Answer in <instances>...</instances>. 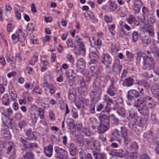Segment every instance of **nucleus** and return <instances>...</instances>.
I'll use <instances>...</instances> for the list:
<instances>
[{
  "label": "nucleus",
  "instance_id": "f03ea898",
  "mask_svg": "<svg viewBox=\"0 0 159 159\" xmlns=\"http://www.w3.org/2000/svg\"><path fill=\"white\" fill-rule=\"evenodd\" d=\"M55 157L56 159H67L68 153L65 149L58 146L54 147Z\"/></svg>",
  "mask_w": 159,
  "mask_h": 159
},
{
  "label": "nucleus",
  "instance_id": "0eeeda50",
  "mask_svg": "<svg viewBox=\"0 0 159 159\" xmlns=\"http://www.w3.org/2000/svg\"><path fill=\"white\" fill-rule=\"evenodd\" d=\"M116 156L120 158H123L126 157H130L129 152L127 151L124 150L123 149H120L118 150L115 153Z\"/></svg>",
  "mask_w": 159,
  "mask_h": 159
},
{
  "label": "nucleus",
  "instance_id": "9d476101",
  "mask_svg": "<svg viewBox=\"0 0 159 159\" xmlns=\"http://www.w3.org/2000/svg\"><path fill=\"white\" fill-rule=\"evenodd\" d=\"M114 81L112 80L111 81V84L107 91V93L111 96H114L115 95L117 90V88L114 86Z\"/></svg>",
  "mask_w": 159,
  "mask_h": 159
},
{
  "label": "nucleus",
  "instance_id": "2eb2a0df",
  "mask_svg": "<svg viewBox=\"0 0 159 159\" xmlns=\"http://www.w3.org/2000/svg\"><path fill=\"white\" fill-rule=\"evenodd\" d=\"M116 106V102L115 101H113L112 100V102L111 103H108L105 107V108L107 109V110H103L102 111L104 113L108 112L109 111L108 110L113 109L115 110V108Z\"/></svg>",
  "mask_w": 159,
  "mask_h": 159
},
{
  "label": "nucleus",
  "instance_id": "5701e85b",
  "mask_svg": "<svg viewBox=\"0 0 159 159\" xmlns=\"http://www.w3.org/2000/svg\"><path fill=\"white\" fill-rule=\"evenodd\" d=\"M142 43L144 46L149 45L151 42V39L148 36H143L141 38Z\"/></svg>",
  "mask_w": 159,
  "mask_h": 159
},
{
  "label": "nucleus",
  "instance_id": "a19ab883",
  "mask_svg": "<svg viewBox=\"0 0 159 159\" xmlns=\"http://www.w3.org/2000/svg\"><path fill=\"white\" fill-rule=\"evenodd\" d=\"M132 38L134 42H136L138 38V32L136 31H134L132 34Z\"/></svg>",
  "mask_w": 159,
  "mask_h": 159
},
{
  "label": "nucleus",
  "instance_id": "dca6fc26",
  "mask_svg": "<svg viewBox=\"0 0 159 159\" xmlns=\"http://www.w3.org/2000/svg\"><path fill=\"white\" fill-rule=\"evenodd\" d=\"M44 152L47 156L50 157L53 152V147L51 145L44 147Z\"/></svg>",
  "mask_w": 159,
  "mask_h": 159
},
{
  "label": "nucleus",
  "instance_id": "6ab92c4d",
  "mask_svg": "<svg viewBox=\"0 0 159 159\" xmlns=\"http://www.w3.org/2000/svg\"><path fill=\"white\" fill-rule=\"evenodd\" d=\"M100 123L101 124H110L109 117L106 114L100 113Z\"/></svg>",
  "mask_w": 159,
  "mask_h": 159
},
{
  "label": "nucleus",
  "instance_id": "c03bdc74",
  "mask_svg": "<svg viewBox=\"0 0 159 159\" xmlns=\"http://www.w3.org/2000/svg\"><path fill=\"white\" fill-rule=\"evenodd\" d=\"M9 93L10 96L11 97L12 100L14 101L16 98H17V95L16 92L14 90H11L9 91Z\"/></svg>",
  "mask_w": 159,
  "mask_h": 159
},
{
  "label": "nucleus",
  "instance_id": "f8f14e48",
  "mask_svg": "<svg viewBox=\"0 0 159 159\" xmlns=\"http://www.w3.org/2000/svg\"><path fill=\"white\" fill-rule=\"evenodd\" d=\"M143 5L142 2L140 0H136L134 3L133 9L137 13L140 12Z\"/></svg>",
  "mask_w": 159,
  "mask_h": 159
},
{
  "label": "nucleus",
  "instance_id": "ea45409f",
  "mask_svg": "<svg viewBox=\"0 0 159 159\" xmlns=\"http://www.w3.org/2000/svg\"><path fill=\"white\" fill-rule=\"evenodd\" d=\"M68 79L67 80V81L69 85L70 86L72 85L75 82V77H70V76H68Z\"/></svg>",
  "mask_w": 159,
  "mask_h": 159
},
{
  "label": "nucleus",
  "instance_id": "052dcab7",
  "mask_svg": "<svg viewBox=\"0 0 159 159\" xmlns=\"http://www.w3.org/2000/svg\"><path fill=\"white\" fill-rule=\"evenodd\" d=\"M127 34H126L125 31L123 28L120 29L119 32V35L120 36L122 37L124 35H127Z\"/></svg>",
  "mask_w": 159,
  "mask_h": 159
},
{
  "label": "nucleus",
  "instance_id": "37998d69",
  "mask_svg": "<svg viewBox=\"0 0 159 159\" xmlns=\"http://www.w3.org/2000/svg\"><path fill=\"white\" fill-rule=\"evenodd\" d=\"M125 81L126 85L128 86H130L133 84L134 80L132 78L129 77L125 79Z\"/></svg>",
  "mask_w": 159,
  "mask_h": 159
},
{
  "label": "nucleus",
  "instance_id": "338daca9",
  "mask_svg": "<svg viewBox=\"0 0 159 159\" xmlns=\"http://www.w3.org/2000/svg\"><path fill=\"white\" fill-rule=\"evenodd\" d=\"M26 125V123L24 121H21L19 124V126L20 129H21Z\"/></svg>",
  "mask_w": 159,
  "mask_h": 159
},
{
  "label": "nucleus",
  "instance_id": "4468645a",
  "mask_svg": "<svg viewBox=\"0 0 159 159\" xmlns=\"http://www.w3.org/2000/svg\"><path fill=\"white\" fill-rule=\"evenodd\" d=\"M126 20L129 24L133 23L135 26H138L139 25V21L137 20L135 17L132 15H129Z\"/></svg>",
  "mask_w": 159,
  "mask_h": 159
},
{
  "label": "nucleus",
  "instance_id": "69168bd1",
  "mask_svg": "<svg viewBox=\"0 0 159 159\" xmlns=\"http://www.w3.org/2000/svg\"><path fill=\"white\" fill-rule=\"evenodd\" d=\"M130 147L133 150H136L138 148V146L137 144L135 143L134 142L130 146Z\"/></svg>",
  "mask_w": 159,
  "mask_h": 159
},
{
  "label": "nucleus",
  "instance_id": "09e8293b",
  "mask_svg": "<svg viewBox=\"0 0 159 159\" xmlns=\"http://www.w3.org/2000/svg\"><path fill=\"white\" fill-rule=\"evenodd\" d=\"M144 136L148 139L152 138L153 134L152 131L150 130L148 132L144 134Z\"/></svg>",
  "mask_w": 159,
  "mask_h": 159
},
{
  "label": "nucleus",
  "instance_id": "f3484780",
  "mask_svg": "<svg viewBox=\"0 0 159 159\" xmlns=\"http://www.w3.org/2000/svg\"><path fill=\"white\" fill-rule=\"evenodd\" d=\"M80 153V157L81 159H92L91 155L89 153H88L86 155L84 150L82 149V148L79 149Z\"/></svg>",
  "mask_w": 159,
  "mask_h": 159
},
{
  "label": "nucleus",
  "instance_id": "20e7f679",
  "mask_svg": "<svg viewBox=\"0 0 159 159\" xmlns=\"http://www.w3.org/2000/svg\"><path fill=\"white\" fill-rule=\"evenodd\" d=\"M101 57L102 63L106 67H109L112 62L111 57L108 54H106L103 55Z\"/></svg>",
  "mask_w": 159,
  "mask_h": 159
},
{
  "label": "nucleus",
  "instance_id": "473e14b6",
  "mask_svg": "<svg viewBox=\"0 0 159 159\" xmlns=\"http://www.w3.org/2000/svg\"><path fill=\"white\" fill-rule=\"evenodd\" d=\"M138 84L143 86L146 88H148L150 86V84L146 80H140L138 82Z\"/></svg>",
  "mask_w": 159,
  "mask_h": 159
},
{
  "label": "nucleus",
  "instance_id": "1a4fd4ad",
  "mask_svg": "<svg viewBox=\"0 0 159 159\" xmlns=\"http://www.w3.org/2000/svg\"><path fill=\"white\" fill-rule=\"evenodd\" d=\"M139 95L138 91L134 89H131L128 91L127 96L129 100H132L137 98Z\"/></svg>",
  "mask_w": 159,
  "mask_h": 159
},
{
  "label": "nucleus",
  "instance_id": "bb28decb",
  "mask_svg": "<svg viewBox=\"0 0 159 159\" xmlns=\"http://www.w3.org/2000/svg\"><path fill=\"white\" fill-rule=\"evenodd\" d=\"M11 101V99L9 98V96L8 94H5L4 95L2 98V101L3 104L5 105H9Z\"/></svg>",
  "mask_w": 159,
  "mask_h": 159
},
{
  "label": "nucleus",
  "instance_id": "13d9d810",
  "mask_svg": "<svg viewBox=\"0 0 159 159\" xmlns=\"http://www.w3.org/2000/svg\"><path fill=\"white\" fill-rule=\"evenodd\" d=\"M33 92H35L36 93L41 94L42 90L39 87L36 86L33 89Z\"/></svg>",
  "mask_w": 159,
  "mask_h": 159
},
{
  "label": "nucleus",
  "instance_id": "72a5a7b5",
  "mask_svg": "<svg viewBox=\"0 0 159 159\" xmlns=\"http://www.w3.org/2000/svg\"><path fill=\"white\" fill-rule=\"evenodd\" d=\"M121 136L123 138H125L128 136L127 130V129L124 127H121Z\"/></svg>",
  "mask_w": 159,
  "mask_h": 159
},
{
  "label": "nucleus",
  "instance_id": "cd10ccee",
  "mask_svg": "<svg viewBox=\"0 0 159 159\" xmlns=\"http://www.w3.org/2000/svg\"><path fill=\"white\" fill-rule=\"evenodd\" d=\"M23 159H34V155L31 152H27L23 156Z\"/></svg>",
  "mask_w": 159,
  "mask_h": 159
},
{
  "label": "nucleus",
  "instance_id": "c9c22d12",
  "mask_svg": "<svg viewBox=\"0 0 159 159\" xmlns=\"http://www.w3.org/2000/svg\"><path fill=\"white\" fill-rule=\"evenodd\" d=\"M118 114L121 117H125V111L123 107L119 108L117 111Z\"/></svg>",
  "mask_w": 159,
  "mask_h": 159
},
{
  "label": "nucleus",
  "instance_id": "4d7b16f0",
  "mask_svg": "<svg viewBox=\"0 0 159 159\" xmlns=\"http://www.w3.org/2000/svg\"><path fill=\"white\" fill-rule=\"evenodd\" d=\"M13 29V26L12 24L9 23L7 25V30L8 32H11Z\"/></svg>",
  "mask_w": 159,
  "mask_h": 159
},
{
  "label": "nucleus",
  "instance_id": "2f4dec72",
  "mask_svg": "<svg viewBox=\"0 0 159 159\" xmlns=\"http://www.w3.org/2000/svg\"><path fill=\"white\" fill-rule=\"evenodd\" d=\"M146 29V31L150 36H152L154 35V32L153 30L152 27L151 25H148Z\"/></svg>",
  "mask_w": 159,
  "mask_h": 159
},
{
  "label": "nucleus",
  "instance_id": "864d4df0",
  "mask_svg": "<svg viewBox=\"0 0 159 159\" xmlns=\"http://www.w3.org/2000/svg\"><path fill=\"white\" fill-rule=\"evenodd\" d=\"M89 41L90 43L91 46L92 47H94L96 46L95 41L93 37H91L89 39Z\"/></svg>",
  "mask_w": 159,
  "mask_h": 159
},
{
  "label": "nucleus",
  "instance_id": "c756f323",
  "mask_svg": "<svg viewBox=\"0 0 159 159\" xmlns=\"http://www.w3.org/2000/svg\"><path fill=\"white\" fill-rule=\"evenodd\" d=\"M117 7V5L115 2L110 1V6L109 7V11L111 12H112L115 10Z\"/></svg>",
  "mask_w": 159,
  "mask_h": 159
},
{
  "label": "nucleus",
  "instance_id": "412c9836",
  "mask_svg": "<svg viewBox=\"0 0 159 159\" xmlns=\"http://www.w3.org/2000/svg\"><path fill=\"white\" fill-rule=\"evenodd\" d=\"M26 135L27 137V139L29 140H31L34 139H36V138L35 137L33 132L31 129H26L25 130Z\"/></svg>",
  "mask_w": 159,
  "mask_h": 159
},
{
  "label": "nucleus",
  "instance_id": "a18cd8bd",
  "mask_svg": "<svg viewBox=\"0 0 159 159\" xmlns=\"http://www.w3.org/2000/svg\"><path fill=\"white\" fill-rule=\"evenodd\" d=\"M85 16L87 20H89V18L91 19H93L94 16L93 13L90 12L86 13L85 14Z\"/></svg>",
  "mask_w": 159,
  "mask_h": 159
},
{
  "label": "nucleus",
  "instance_id": "f257e3e1",
  "mask_svg": "<svg viewBox=\"0 0 159 159\" xmlns=\"http://www.w3.org/2000/svg\"><path fill=\"white\" fill-rule=\"evenodd\" d=\"M143 104L152 109L155 106L156 102L152 98L149 96L141 97L135 101L134 103V106L139 107L140 105Z\"/></svg>",
  "mask_w": 159,
  "mask_h": 159
},
{
  "label": "nucleus",
  "instance_id": "58836bf2",
  "mask_svg": "<svg viewBox=\"0 0 159 159\" xmlns=\"http://www.w3.org/2000/svg\"><path fill=\"white\" fill-rule=\"evenodd\" d=\"M44 110L40 107H39L38 109V116L40 117V119H43L44 118Z\"/></svg>",
  "mask_w": 159,
  "mask_h": 159
},
{
  "label": "nucleus",
  "instance_id": "ddd939ff",
  "mask_svg": "<svg viewBox=\"0 0 159 159\" xmlns=\"http://www.w3.org/2000/svg\"><path fill=\"white\" fill-rule=\"evenodd\" d=\"M121 138V136L120 134V131L117 129H115L113 133V136L110 141L111 142H113L114 140H116L120 142Z\"/></svg>",
  "mask_w": 159,
  "mask_h": 159
},
{
  "label": "nucleus",
  "instance_id": "9b49d317",
  "mask_svg": "<svg viewBox=\"0 0 159 159\" xmlns=\"http://www.w3.org/2000/svg\"><path fill=\"white\" fill-rule=\"evenodd\" d=\"M1 134L5 139H8L11 138V135L9 130L8 126H4L2 128Z\"/></svg>",
  "mask_w": 159,
  "mask_h": 159
},
{
  "label": "nucleus",
  "instance_id": "6e6552de",
  "mask_svg": "<svg viewBox=\"0 0 159 159\" xmlns=\"http://www.w3.org/2000/svg\"><path fill=\"white\" fill-rule=\"evenodd\" d=\"M89 56L90 58L89 64L96 63L98 61L99 56L95 52H90Z\"/></svg>",
  "mask_w": 159,
  "mask_h": 159
},
{
  "label": "nucleus",
  "instance_id": "f704fd0d",
  "mask_svg": "<svg viewBox=\"0 0 159 159\" xmlns=\"http://www.w3.org/2000/svg\"><path fill=\"white\" fill-rule=\"evenodd\" d=\"M32 24H28L27 25L26 29V31L27 34L29 35H31L33 32L34 30V27H32Z\"/></svg>",
  "mask_w": 159,
  "mask_h": 159
},
{
  "label": "nucleus",
  "instance_id": "5fc2aeb1",
  "mask_svg": "<svg viewBox=\"0 0 159 159\" xmlns=\"http://www.w3.org/2000/svg\"><path fill=\"white\" fill-rule=\"evenodd\" d=\"M68 148L69 150H75L76 149V147L75 144L73 143H70L68 144Z\"/></svg>",
  "mask_w": 159,
  "mask_h": 159
},
{
  "label": "nucleus",
  "instance_id": "7ed1b4c3",
  "mask_svg": "<svg viewBox=\"0 0 159 159\" xmlns=\"http://www.w3.org/2000/svg\"><path fill=\"white\" fill-rule=\"evenodd\" d=\"M143 68L144 69L149 70L152 68L153 65L155 64L153 58L148 56L143 57Z\"/></svg>",
  "mask_w": 159,
  "mask_h": 159
},
{
  "label": "nucleus",
  "instance_id": "8fccbe9b",
  "mask_svg": "<svg viewBox=\"0 0 159 159\" xmlns=\"http://www.w3.org/2000/svg\"><path fill=\"white\" fill-rule=\"evenodd\" d=\"M93 145L94 148L96 150L99 149V143L98 141H95L93 143Z\"/></svg>",
  "mask_w": 159,
  "mask_h": 159
},
{
  "label": "nucleus",
  "instance_id": "e433bc0d",
  "mask_svg": "<svg viewBox=\"0 0 159 159\" xmlns=\"http://www.w3.org/2000/svg\"><path fill=\"white\" fill-rule=\"evenodd\" d=\"M19 140L21 144L24 146V148L25 149H26V147H28L27 145H28V143L27 140L21 137L19 138Z\"/></svg>",
  "mask_w": 159,
  "mask_h": 159
},
{
  "label": "nucleus",
  "instance_id": "e2e57ef3",
  "mask_svg": "<svg viewBox=\"0 0 159 159\" xmlns=\"http://www.w3.org/2000/svg\"><path fill=\"white\" fill-rule=\"evenodd\" d=\"M154 80L155 84V85L158 86L159 85V76L158 75H155Z\"/></svg>",
  "mask_w": 159,
  "mask_h": 159
},
{
  "label": "nucleus",
  "instance_id": "a211bd4d",
  "mask_svg": "<svg viewBox=\"0 0 159 159\" xmlns=\"http://www.w3.org/2000/svg\"><path fill=\"white\" fill-rule=\"evenodd\" d=\"M151 91L155 97L159 99V86L157 85H153L152 87Z\"/></svg>",
  "mask_w": 159,
  "mask_h": 159
},
{
  "label": "nucleus",
  "instance_id": "393cba45",
  "mask_svg": "<svg viewBox=\"0 0 159 159\" xmlns=\"http://www.w3.org/2000/svg\"><path fill=\"white\" fill-rule=\"evenodd\" d=\"M90 95L93 100H96L98 101L99 100V91H97L96 90L93 91L90 93Z\"/></svg>",
  "mask_w": 159,
  "mask_h": 159
},
{
  "label": "nucleus",
  "instance_id": "3c124183",
  "mask_svg": "<svg viewBox=\"0 0 159 159\" xmlns=\"http://www.w3.org/2000/svg\"><path fill=\"white\" fill-rule=\"evenodd\" d=\"M132 157L133 159H141V157L139 156L138 154L134 152H132L130 154V156Z\"/></svg>",
  "mask_w": 159,
  "mask_h": 159
},
{
  "label": "nucleus",
  "instance_id": "0e129e2a",
  "mask_svg": "<svg viewBox=\"0 0 159 159\" xmlns=\"http://www.w3.org/2000/svg\"><path fill=\"white\" fill-rule=\"evenodd\" d=\"M66 57L69 61L71 63H73L74 61V58L70 54H68L67 55Z\"/></svg>",
  "mask_w": 159,
  "mask_h": 159
},
{
  "label": "nucleus",
  "instance_id": "6e6d98bb",
  "mask_svg": "<svg viewBox=\"0 0 159 159\" xmlns=\"http://www.w3.org/2000/svg\"><path fill=\"white\" fill-rule=\"evenodd\" d=\"M15 145L14 144L11 143L9 145V146L8 147L7 153L9 154L11 152V151L14 148Z\"/></svg>",
  "mask_w": 159,
  "mask_h": 159
},
{
  "label": "nucleus",
  "instance_id": "bf43d9fd",
  "mask_svg": "<svg viewBox=\"0 0 159 159\" xmlns=\"http://www.w3.org/2000/svg\"><path fill=\"white\" fill-rule=\"evenodd\" d=\"M6 59L8 62L14 63L15 62L14 58L12 57H11L10 56L7 55L6 56Z\"/></svg>",
  "mask_w": 159,
  "mask_h": 159
},
{
  "label": "nucleus",
  "instance_id": "b1692460",
  "mask_svg": "<svg viewBox=\"0 0 159 159\" xmlns=\"http://www.w3.org/2000/svg\"><path fill=\"white\" fill-rule=\"evenodd\" d=\"M110 124H101L100 123V133H103L107 130L110 127Z\"/></svg>",
  "mask_w": 159,
  "mask_h": 159
},
{
  "label": "nucleus",
  "instance_id": "c85d7f7f",
  "mask_svg": "<svg viewBox=\"0 0 159 159\" xmlns=\"http://www.w3.org/2000/svg\"><path fill=\"white\" fill-rule=\"evenodd\" d=\"M68 98L70 100H75L76 99V92L75 90L72 89L70 90Z\"/></svg>",
  "mask_w": 159,
  "mask_h": 159
},
{
  "label": "nucleus",
  "instance_id": "423d86ee",
  "mask_svg": "<svg viewBox=\"0 0 159 159\" xmlns=\"http://www.w3.org/2000/svg\"><path fill=\"white\" fill-rule=\"evenodd\" d=\"M136 107L137 108L139 113L144 116H147L148 115L149 113V109H151L150 108H149L144 105L142 107H141L140 105L139 107Z\"/></svg>",
  "mask_w": 159,
  "mask_h": 159
},
{
  "label": "nucleus",
  "instance_id": "603ef678",
  "mask_svg": "<svg viewBox=\"0 0 159 159\" xmlns=\"http://www.w3.org/2000/svg\"><path fill=\"white\" fill-rule=\"evenodd\" d=\"M75 126H76L77 129L79 131H81L82 128V123L79 122H77Z\"/></svg>",
  "mask_w": 159,
  "mask_h": 159
},
{
  "label": "nucleus",
  "instance_id": "39448f33",
  "mask_svg": "<svg viewBox=\"0 0 159 159\" xmlns=\"http://www.w3.org/2000/svg\"><path fill=\"white\" fill-rule=\"evenodd\" d=\"M78 80L77 82L79 83L80 87L84 88L87 87L88 85V83L90 81V77H86V80L81 76H78Z\"/></svg>",
  "mask_w": 159,
  "mask_h": 159
},
{
  "label": "nucleus",
  "instance_id": "a878e982",
  "mask_svg": "<svg viewBox=\"0 0 159 159\" xmlns=\"http://www.w3.org/2000/svg\"><path fill=\"white\" fill-rule=\"evenodd\" d=\"M18 40L21 42H23L25 40V37L24 33L21 30L17 32Z\"/></svg>",
  "mask_w": 159,
  "mask_h": 159
},
{
  "label": "nucleus",
  "instance_id": "774afa93",
  "mask_svg": "<svg viewBox=\"0 0 159 159\" xmlns=\"http://www.w3.org/2000/svg\"><path fill=\"white\" fill-rule=\"evenodd\" d=\"M17 74L16 72L15 71H12L7 74V76L9 78L11 77H15Z\"/></svg>",
  "mask_w": 159,
  "mask_h": 159
},
{
  "label": "nucleus",
  "instance_id": "49530a36",
  "mask_svg": "<svg viewBox=\"0 0 159 159\" xmlns=\"http://www.w3.org/2000/svg\"><path fill=\"white\" fill-rule=\"evenodd\" d=\"M28 147H26V149L29 148H34L37 147V144L36 143H28Z\"/></svg>",
  "mask_w": 159,
  "mask_h": 159
},
{
  "label": "nucleus",
  "instance_id": "de8ad7c7",
  "mask_svg": "<svg viewBox=\"0 0 159 159\" xmlns=\"http://www.w3.org/2000/svg\"><path fill=\"white\" fill-rule=\"evenodd\" d=\"M103 99L104 101L107 103V104L108 103H111L112 102V100L107 95H105L103 98Z\"/></svg>",
  "mask_w": 159,
  "mask_h": 159
},
{
  "label": "nucleus",
  "instance_id": "7c9ffc66",
  "mask_svg": "<svg viewBox=\"0 0 159 159\" xmlns=\"http://www.w3.org/2000/svg\"><path fill=\"white\" fill-rule=\"evenodd\" d=\"M66 122L67 125L70 128L74 129L75 127V125L72 119L70 118H67Z\"/></svg>",
  "mask_w": 159,
  "mask_h": 159
},
{
  "label": "nucleus",
  "instance_id": "aec40b11",
  "mask_svg": "<svg viewBox=\"0 0 159 159\" xmlns=\"http://www.w3.org/2000/svg\"><path fill=\"white\" fill-rule=\"evenodd\" d=\"M85 61L83 59L80 58L77 60L76 63L77 68L83 70L85 67Z\"/></svg>",
  "mask_w": 159,
  "mask_h": 159
},
{
  "label": "nucleus",
  "instance_id": "79ce46f5",
  "mask_svg": "<svg viewBox=\"0 0 159 159\" xmlns=\"http://www.w3.org/2000/svg\"><path fill=\"white\" fill-rule=\"evenodd\" d=\"M38 55H35L34 57L32 58L31 60L30 61L29 63L32 65H34L35 62L38 61Z\"/></svg>",
  "mask_w": 159,
  "mask_h": 159
},
{
  "label": "nucleus",
  "instance_id": "4be33fe9",
  "mask_svg": "<svg viewBox=\"0 0 159 159\" xmlns=\"http://www.w3.org/2000/svg\"><path fill=\"white\" fill-rule=\"evenodd\" d=\"M122 69V65L119 62L114 63L113 67V70L116 74H119Z\"/></svg>",
  "mask_w": 159,
  "mask_h": 159
},
{
  "label": "nucleus",
  "instance_id": "680f3d73",
  "mask_svg": "<svg viewBox=\"0 0 159 159\" xmlns=\"http://www.w3.org/2000/svg\"><path fill=\"white\" fill-rule=\"evenodd\" d=\"M38 40L36 37H32L31 38V42L33 44H37L38 43Z\"/></svg>",
  "mask_w": 159,
  "mask_h": 159
},
{
  "label": "nucleus",
  "instance_id": "4c0bfd02",
  "mask_svg": "<svg viewBox=\"0 0 159 159\" xmlns=\"http://www.w3.org/2000/svg\"><path fill=\"white\" fill-rule=\"evenodd\" d=\"M75 48L76 49L78 50H85L84 44L83 42H77V45L75 46Z\"/></svg>",
  "mask_w": 159,
  "mask_h": 159
}]
</instances>
